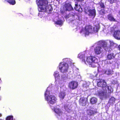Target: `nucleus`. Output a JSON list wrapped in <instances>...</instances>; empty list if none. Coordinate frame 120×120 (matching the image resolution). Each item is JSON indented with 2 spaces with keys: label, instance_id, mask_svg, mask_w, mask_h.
I'll return each instance as SVG.
<instances>
[{
  "label": "nucleus",
  "instance_id": "1",
  "mask_svg": "<svg viewBox=\"0 0 120 120\" xmlns=\"http://www.w3.org/2000/svg\"><path fill=\"white\" fill-rule=\"evenodd\" d=\"M97 81V86L98 87H101L102 89V90L99 92V95L104 98L108 97L109 93L112 91L111 87L107 86L106 82L103 79H98Z\"/></svg>",
  "mask_w": 120,
  "mask_h": 120
},
{
  "label": "nucleus",
  "instance_id": "2",
  "mask_svg": "<svg viewBox=\"0 0 120 120\" xmlns=\"http://www.w3.org/2000/svg\"><path fill=\"white\" fill-rule=\"evenodd\" d=\"M98 60L95 57L90 56L87 58L86 62L90 66L95 68L96 67V64L98 63Z\"/></svg>",
  "mask_w": 120,
  "mask_h": 120
},
{
  "label": "nucleus",
  "instance_id": "3",
  "mask_svg": "<svg viewBox=\"0 0 120 120\" xmlns=\"http://www.w3.org/2000/svg\"><path fill=\"white\" fill-rule=\"evenodd\" d=\"M58 67L60 71L63 74H65L68 72V66L67 63L63 62H61L60 63Z\"/></svg>",
  "mask_w": 120,
  "mask_h": 120
},
{
  "label": "nucleus",
  "instance_id": "4",
  "mask_svg": "<svg viewBox=\"0 0 120 120\" xmlns=\"http://www.w3.org/2000/svg\"><path fill=\"white\" fill-rule=\"evenodd\" d=\"M92 26L90 25H86L84 28V30H81L80 31V33H82L83 32L85 34V36L86 37L89 35L90 34L92 33Z\"/></svg>",
  "mask_w": 120,
  "mask_h": 120
},
{
  "label": "nucleus",
  "instance_id": "5",
  "mask_svg": "<svg viewBox=\"0 0 120 120\" xmlns=\"http://www.w3.org/2000/svg\"><path fill=\"white\" fill-rule=\"evenodd\" d=\"M38 0H36V2L38 8V10L39 11H45V6L48 3V1H45V2H38Z\"/></svg>",
  "mask_w": 120,
  "mask_h": 120
},
{
  "label": "nucleus",
  "instance_id": "6",
  "mask_svg": "<svg viewBox=\"0 0 120 120\" xmlns=\"http://www.w3.org/2000/svg\"><path fill=\"white\" fill-rule=\"evenodd\" d=\"M45 100L47 101L49 104H53L56 102L57 100L56 98L54 96L50 95L48 98H46Z\"/></svg>",
  "mask_w": 120,
  "mask_h": 120
},
{
  "label": "nucleus",
  "instance_id": "7",
  "mask_svg": "<svg viewBox=\"0 0 120 120\" xmlns=\"http://www.w3.org/2000/svg\"><path fill=\"white\" fill-rule=\"evenodd\" d=\"M78 85V82L75 81L70 82L68 85V88L72 90H74L77 88Z\"/></svg>",
  "mask_w": 120,
  "mask_h": 120
},
{
  "label": "nucleus",
  "instance_id": "8",
  "mask_svg": "<svg viewBox=\"0 0 120 120\" xmlns=\"http://www.w3.org/2000/svg\"><path fill=\"white\" fill-rule=\"evenodd\" d=\"M63 8L66 11H70L74 10L73 8L72 7L71 3L70 2L65 3L64 5Z\"/></svg>",
  "mask_w": 120,
  "mask_h": 120
},
{
  "label": "nucleus",
  "instance_id": "9",
  "mask_svg": "<svg viewBox=\"0 0 120 120\" xmlns=\"http://www.w3.org/2000/svg\"><path fill=\"white\" fill-rule=\"evenodd\" d=\"M94 53L97 55L100 54L102 51V49L100 46H97L94 49Z\"/></svg>",
  "mask_w": 120,
  "mask_h": 120
},
{
  "label": "nucleus",
  "instance_id": "10",
  "mask_svg": "<svg viewBox=\"0 0 120 120\" xmlns=\"http://www.w3.org/2000/svg\"><path fill=\"white\" fill-rule=\"evenodd\" d=\"M102 74H105L107 75H111L113 74V71L110 69H108L106 70H103L101 71Z\"/></svg>",
  "mask_w": 120,
  "mask_h": 120
},
{
  "label": "nucleus",
  "instance_id": "11",
  "mask_svg": "<svg viewBox=\"0 0 120 120\" xmlns=\"http://www.w3.org/2000/svg\"><path fill=\"white\" fill-rule=\"evenodd\" d=\"M113 36L116 39L120 40V30H117L114 32Z\"/></svg>",
  "mask_w": 120,
  "mask_h": 120
},
{
  "label": "nucleus",
  "instance_id": "12",
  "mask_svg": "<svg viewBox=\"0 0 120 120\" xmlns=\"http://www.w3.org/2000/svg\"><path fill=\"white\" fill-rule=\"evenodd\" d=\"M79 103L80 105L84 106L87 104V101L84 98H81L79 101Z\"/></svg>",
  "mask_w": 120,
  "mask_h": 120
},
{
  "label": "nucleus",
  "instance_id": "13",
  "mask_svg": "<svg viewBox=\"0 0 120 120\" xmlns=\"http://www.w3.org/2000/svg\"><path fill=\"white\" fill-rule=\"evenodd\" d=\"M52 10L53 8L51 5L49 4L48 5H47L45 6V12H47L48 13H51Z\"/></svg>",
  "mask_w": 120,
  "mask_h": 120
},
{
  "label": "nucleus",
  "instance_id": "14",
  "mask_svg": "<svg viewBox=\"0 0 120 120\" xmlns=\"http://www.w3.org/2000/svg\"><path fill=\"white\" fill-rule=\"evenodd\" d=\"M87 113L89 115L93 116L94 114L97 113L98 112L97 109H93L87 110Z\"/></svg>",
  "mask_w": 120,
  "mask_h": 120
},
{
  "label": "nucleus",
  "instance_id": "15",
  "mask_svg": "<svg viewBox=\"0 0 120 120\" xmlns=\"http://www.w3.org/2000/svg\"><path fill=\"white\" fill-rule=\"evenodd\" d=\"M75 6L74 7L76 11L79 12H81L82 11V8L80 5H78L77 2L75 3Z\"/></svg>",
  "mask_w": 120,
  "mask_h": 120
},
{
  "label": "nucleus",
  "instance_id": "16",
  "mask_svg": "<svg viewBox=\"0 0 120 120\" xmlns=\"http://www.w3.org/2000/svg\"><path fill=\"white\" fill-rule=\"evenodd\" d=\"M89 16H93L94 17L95 16L96 11L95 9H89Z\"/></svg>",
  "mask_w": 120,
  "mask_h": 120
},
{
  "label": "nucleus",
  "instance_id": "17",
  "mask_svg": "<svg viewBox=\"0 0 120 120\" xmlns=\"http://www.w3.org/2000/svg\"><path fill=\"white\" fill-rule=\"evenodd\" d=\"M54 111L59 116H61L63 114V113L61 109L57 107L55 108Z\"/></svg>",
  "mask_w": 120,
  "mask_h": 120
},
{
  "label": "nucleus",
  "instance_id": "18",
  "mask_svg": "<svg viewBox=\"0 0 120 120\" xmlns=\"http://www.w3.org/2000/svg\"><path fill=\"white\" fill-rule=\"evenodd\" d=\"M115 56L113 53H109L107 56V59L110 60L113 59L115 57Z\"/></svg>",
  "mask_w": 120,
  "mask_h": 120
},
{
  "label": "nucleus",
  "instance_id": "19",
  "mask_svg": "<svg viewBox=\"0 0 120 120\" xmlns=\"http://www.w3.org/2000/svg\"><path fill=\"white\" fill-rule=\"evenodd\" d=\"M51 87L49 86L47 88V90L45 93V98H48L50 96V94Z\"/></svg>",
  "mask_w": 120,
  "mask_h": 120
},
{
  "label": "nucleus",
  "instance_id": "20",
  "mask_svg": "<svg viewBox=\"0 0 120 120\" xmlns=\"http://www.w3.org/2000/svg\"><path fill=\"white\" fill-rule=\"evenodd\" d=\"M107 18L110 21L113 22H116V20L114 19L112 14H109L107 15Z\"/></svg>",
  "mask_w": 120,
  "mask_h": 120
},
{
  "label": "nucleus",
  "instance_id": "21",
  "mask_svg": "<svg viewBox=\"0 0 120 120\" xmlns=\"http://www.w3.org/2000/svg\"><path fill=\"white\" fill-rule=\"evenodd\" d=\"M70 105L68 104H66L64 107V108L66 111L69 113H70L72 111L71 109V107L70 106Z\"/></svg>",
  "mask_w": 120,
  "mask_h": 120
},
{
  "label": "nucleus",
  "instance_id": "22",
  "mask_svg": "<svg viewBox=\"0 0 120 120\" xmlns=\"http://www.w3.org/2000/svg\"><path fill=\"white\" fill-rule=\"evenodd\" d=\"M98 100L97 98L95 97H93L90 99V102L92 104L96 103L97 102Z\"/></svg>",
  "mask_w": 120,
  "mask_h": 120
},
{
  "label": "nucleus",
  "instance_id": "23",
  "mask_svg": "<svg viewBox=\"0 0 120 120\" xmlns=\"http://www.w3.org/2000/svg\"><path fill=\"white\" fill-rule=\"evenodd\" d=\"M66 94L64 91L62 92L59 94V97L60 98L63 99L64 98Z\"/></svg>",
  "mask_w": 120,
  "mask_h": 120
},
{
  "label": "nucleus",
  "instance_id": "24",
  "mask_svg": "<svg viewBox=\"0 0 120 120\" xmlns=\"http://www.w3.org/2000/svg\"><path fill=\"white\" fill-rule=\"evenodd\" d=\"M55 23L57 25L61 26L63 23V22L61 20H58L55 22Z\"/></svg>",
  "mask_w": 120,
  "mask_h": 120
},
{
  "label": "nucleus",
  "instance_id": "25",
  "mask_svg": "<svg viewBox=\"0 0 120 120\" xmlns=\"http://www.w3.org/2000/svg\"><path fill=\"white\" fill-rule=\"evenodd\" d=\"M116 99L114 97H111L109 99V103L112 104L115 103Z\"/></svg>",
  "mask_w": 120,
  "mask_h": 120
},
{
  "label": "nucleus",
  "instance_id": "26",
  "mask_svg": "<svg viewBox=\"0 0 120 120\" xmlns=\"http://www.w3.org/2000/svg\"><path fill=\"white\" fill-rule=\"evenodd\" d=\"M104 9L102 8L99 11V13L100 15H103L105 14V10Z\"/></svg>",
  "mask_w": 120,
  "mask_h": 120
},
{
  "label": "nucleus",
  "instance_id": "27",
  "mask_svg": "<svg viewBox=\"0 0 120 120\" xmlns=\"http://www.w3.org/2000/svg\"><path fill=\"white\" fill-rule=\"evenodd\" d=\"M101 8L105 9V6L104 3L102 2H100L99 3Z\"/></svg>",
  "mask_w": 120,
  "mask_h": 120
},
{
  "label": "nucleus",
  "instance_id": "28",
  "mask_svg": "<svg viewBox=\"0 0 120 120\" xmlns=\"http://www.w3.org/2000/svg\"><path fill=\"white\" fill-rule=\"evenodd\" d=\"M8 2L12 5H14L15 3V0H8Z\"/></svg>",
  "mask_w": 120,
  "mask_h": 120
},
{
  "label": "nucleus",
  "instance_id": "29",
  "mask_svg": "<svg viewBox=\"0 0 120 120\" xmlns=\"http://www.w3.org/2000/svg\"><path fill=\"white\" fill-rule=\"evenodd\" d=\"M13 119V116H9L6 118V120H12Z\"/></svg>",
  "mask_w": 120,
  "mask_h": 120
},
{
  "label": "nucleus",
  "instance_id": "30",
  "mask_svg": "<svg viewBox=\"0 0 120 120\" xmlns=\"http://www.w3.org/2000/svg\"><path fill=\"white\" fill-rule=\"evenodd\" d=\"M108 1L111 4L114 3H115L117 1V0H108Z\"/></svg>",
  "mask_w": 120,
  "mask_h": 120
},
{
  "label": "nucleus",
  "instance_id": "31",
  "mask_svg": "<svg viewBox=\"0 0 120 120\" xmlns=\"http://www.w3.org/2000/svg\"><path fill=\"white\" fill-rule=\"evenodd\" d=\"M89 9L87 7H85L84 8V11L85 12V13L87 14L88 13V12H89Z\"/></svg>",
  "mask_w": 120,
  "mask_h": 120
},
{
  "label": "nucleus",
  "instance_id": "32",
  "mask_svg": "<svg viewBox=\"0 0 120 120\" xmlns=\"http://www.w3.org/2000/svg\"><path fill=\"white\" fill-rule=\"evenodd\" d=\"M61 79L62 80H66L67 79V75H61Z\"/></svg>",
  "mask_w": 120,
  "mask_h": 120
},
{
  "label": "nucleus",
  "instance_id": "33",
  "mask_svg": "<svg viewBox=\"0 0 120 120\" xmlns=\"http://www.w3.org/2000/svg\"><path fill=\"white\" fill-rule=\"evenodd\" d=\"M93 31L94 33H97L98 32V29L97 27L94 28Z\"/></svg>",
  "mask_w": 120,
  "mask_h": 120
},
{
  "label": "nucleus",
  "instance_id": "34",
  "mask_svg": "<svg viewBox=\"0 0 120 120\" xmlns=\"http://www.w3.org/2000/svg\"><path fill=\"white\" fill-rule=\"evenodd\" d=\"M45 1H48L47 0H39L38 1V2L39 3H43L45 2Z\"/></svg>",
  "mask_w": 120,
  "mask_h": 120
},
{
  "label": "nucleus",
  "instance_id": "35",
  "mask_svg": "<svg viewBox=\"0 0 120 120\" xmlns=\"http://www.w3.org/2000/svg\"><path fill=\"white\" fill-rule=\"evenodd\" d=\"M60 77V76L59 75H55V78L56 80H57L58 79H59Z\"/></svg>",
  "mask_w": 120,
  "mask_h": 120
},
{
  "label": "nucleus",
  "instance_id": "36",
  "mask_svg": "<svg viewBox=\"0 0 120 120\" xmlns=\"http://www.w3.org/2000/svg\"><path fill=\"white\" fill-rule=\"evenodd\" d=\"M59 72L57 71H56L54 72V75H59Z\"/></svg>",
  "mask_w": 120,
  "mask_h": 120
},
{
  "label": "nucleus",
  "instance_id": "37",
  "mask_svg": "<svg viewBox=\"0 0 120 120\" xmlns=\"http://www.w3.org/2000/svg\"><path fill=\"white\" fill-rule=\"evenodd\" d=\"M102 44H101V45L102 47H105L106 46V45L105 44V43H103V42H102Z\"/></svg>",
  "mask_w": 120,
  "mask_h": 120
},
{
  "label": "nucleus",
  "instance_id": "38",
  "mask_svg": "<svg viewBox=\"0 0 120 120\" xmlns=\"http://www.w3.org/2000/svg\"><path fill=\"white\" fill-rule=\"evenodd\" d=\"M87 86V83L86 82H84L83 84V86L84 87H86Z\"/></svg>",
  "mask_w": 120,
  "mask_h": 120
},
{
  "label": "nucleus",
  "instance_id": "39",
  "mask_svg": "<svg viewBox=\"0 0 120 120\" xmlns=\"http://www.w3.org/2000/svg\"><path fill=\"white\" fill-rule=\"evenodd\" d=\"M99 73H101V71H98V73H97L96 71H94V73L95 74V75H98V74H99Z\"/></svg>",
  "mask_w": 120,
  "mask_h": 120
},
{
  "label": "nucleus",
  "instance_id": "40",
  "mask_svg": "<svg viewBox=\"0 0 120 120\" xmlns=\"http://www.w3.org/2000/svg\"><path fill=\"white\" fill-rule=\"evenodd\" d=\"M78 57L79 58L81 59L82 58V56L81 54H79L78 55Z\"/></svg>",
  "mask_w": 120,
  "mask_h": 120
},
{
  "label": "nucleus",
  "instance_id": "41",
  "mask_svg": "<svg viewBox=\"0 0 120 120\" xmlns=\"http://www.w3.org/2000/svg\"><path fill=\"white\" fill-rule=\"evenodd\" d=\"M114 30V28L113 27H112L111 28V32H112Z\"/></svg>",
  "mask_w": 120,
  "mask_h": 120
},
{
  "label": "nucleus",
  "instance_id": "42",
  "mask_svg": "<svg viewBox=\"0 0 120 120\" xmlns=\"http://www.w3.org/2000/svg\"><path fill=\"white\" fill-rule=\"evenodd\" d=\"M84 0H77L78 2H82V1H83Z\"/></svg>",
  "mask_w": 120,
  "mask_h": 120
},
{
  "label": "nucleus",
  "instance_id": "43",
  "mask_svg": "<svg viewBox=\"0 0 120 120\" xmlns=\"http://www.w3.org/2000/svg\"><path fill=\"white\" fill-rule=\"evenodd\" d=\"M118 49L120 50V45H119L118 46Z\"/></svg>",
  "mask_w": 120,
  "mask_h": 120
},
{
  "label": "nucleus",
  "instance_id": "44",
  "mask_svg": "<svg viewBox=\"0 0 120 120\" xmlns=\"http://www.w3.org/2000/svg\"><path fill=\"white\" fill-rule=\"evenodd\" d=\"M18 15H21V16H22V14H21L20 13H19L18 14Z\"/></svg>",
  "mask_w": 120,
  "mask_h": 120
},
{
  "label": "nucleus",
  "instance_id": "45",
  "mask_svg": "<svg viewBox=\"0 0 120 120\" xmlns=\"http://www.w3.org/2000/svg\"><path fill=\"white\" fill-rule=\"evenodd\" d=\"M75 13H73V14H72V15L73 16H74L75 15Z\"/></svg>",
  "mask_w": 120,
  "mask_h": 120
},
{
  "label": "nucleus",
  "instance_id": "46",
  "mask_svg": "<svg viewBox=\"0 0 120 120\" xmlns=\"http://www.w3.org/2000/svg\"><path fill=\"white\" fill-rule=\"evenodd\" d=\"M118 14L119 15H120V10L118 12Z\"/></svg>",
  "mask_w": 120,
  "mask_h": 120
},
{
  "label": "nucleus",
  "instance_id": "47",
  "mask_svg": "<svg viewBox=\"0 0 120 120\" xmlns=\"http://www.w3.org/2000/svg\"><path fill=\"white\" fill-rule=\"evenodd\" d=\"M83 61H84L85 62V60L84 59L83 60Z\"/></svg>",
  "mask_w": 120,
  "mask_h": 120
},
{
  "label": "nucleus",
  "instance_id": "48",
  "mask_svg": "<svg viewBox=\"0 0 120 120\" xmlns=\"http://www.w3.org/2000/svg\"><path fill=\"white\" fill-rule=\"evenodd\" d=\"M1 115L0 114V117H1Z\"/></svg>",
  "mask_w": 120,
  "mask_h": 120
},
{
  "label": "nucleus",
  "instance_id": "49",
  "mask_svg": "<svg viewBox=\"0 0 120 120\" xmlns=\"http://www.w3.org/2000/svg\"><path fill=\"white\" fill-rule=\"evenodd\" d=\"M0 120H3L2 119H0Z\"/></svg>",
  "mask_w": 120,
  "mask_h": 120
},
{
  "label": "nucleus",
  "instance_id": "50",
  "mask_svg": "<svg viewBox=\"0 0 120 120\" xmlns=\"http://www.w3.org/2000/svg\"><path fill=\"white\" fill-rule=\"evenodd\" d=\"M79 76H80V77H81V76H80V75H79Z\"/></svg>",
  "mask_w": 120,
  "mask_h": 120
},
{
  "label": "nucleus",
  "instance_id": "51",
  "mask_svg": "<svg viewBox=\"0 0 120 120\" xmlns=\"http://www.w3.org/2000/svg\"><path fill=\"white\" fill-rule=\"evenodd\" d=\"M56 1H57L58 0H56Z\"/></svg>",
  "mask_w": 120,
  "mask_h": 120
}]
</instances>
